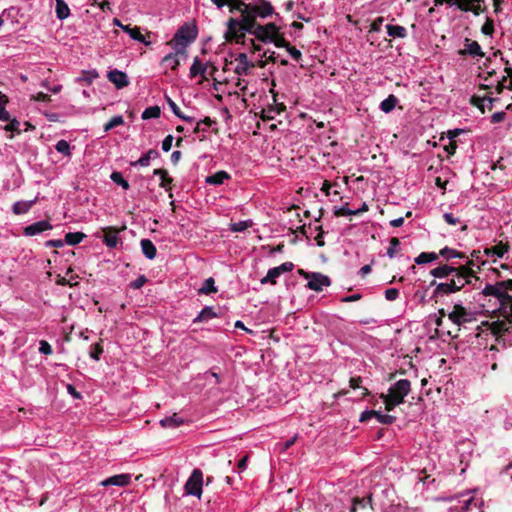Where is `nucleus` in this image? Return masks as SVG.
Listing matches in <instances>:
<instances>
[{"instance_id": "f257e3e1", "label": "nucleus", "mask_w": 512, "mask_h": 512, "mask_svg": "<svg viewBox=\"0 0 512 512\" xmlns=\"http://www.w3.org/2000/svg\"><path fill=\"white\" fill-rule=\"evenodd\" d=\"M411 391V383L408 379H400L390 386L387 394H381L385 409L392 411L395 407L404 403L405 397Z\"/></svg>"}, {"instance_id": "f03ea898", "label": "nucleus", "mask_w": 512, "mask_h": 512, "mask_svg": "<svg viewBox=\"0 0 512 512\" xmlns=\"http://www.w3.org/2000/svg\"><path fill=\"white\" fill-rule=\"evenodd\" d=\"M247 33L254 36L258 41L270 44L275 40V36L279 34L281 28L274 22L266 24L250 23L246 26Z\"/></svg>"}, {"instance_id": "7ed1b4c3", "label": "nucleus", "mask_w": 512, "mask_h": 512, "mask_svg": "<svg viewBox=\"0 0 512 512\" xmlns=\"http://www.w3.org/2000/svg\"><path fill=\"white\" fill-rule=\"evenodd\" d=\"M275 13V9L268 0H252L249 2L248 12L243 18L247 21L246 26L250 23H259L257 19H266Z\"/></svg>"}, {"instance_id": "20e7f679", "label": "nucleus", "mask_w": 512, "mask_h": 512, "mask_svg": "<svg viewBox=\"0 0 512 512\" xmlns=\"http://www.w3.org/2000/svg\"><path fill=\"white\" fill-rule=\"evenodd\" d=\"M197 30L194 27L184 25L180 27L174 34L169 45L177 52H185L187 47L196 39Z\"/></svg>"}, {"instance_id": "39448f33", "label": "nucleus", "mask_w": 512, "mask_h": 512, "mask_svg": "<svg viewBox=\"0 0 512 512\" xmlns=\"http://www.w3.org/2000/svg\"><path fill=\"white\" fill-rule=\"evenodd\" d=\"M247 21L243 18H230L227 21V30L225 38L229 41L234 40L236 43H242L245 39V34H248L246 29Z\"/></svg>"}, {"instance_id": "423d86ee", "label": "nucleus", "mask_w": 512, "mask_h": 512, "mask_svg": "<svg viewBox=\"0 0 512 512\" xmlns=\"http://www.w3.org/2000/svg\"><path fill=\"white\" fill-rule=\"evenodd\" d=\"M473 265L472 260H467L466 264L458 265L454 274L451 276L452 282H455L459 286V291L464 288L467 284H470L472 279H476L475 273L471 266Z\"/></svg>"}, {"instance_id": "0eeeda50", "label": "nucleus", "mask_w": 512, "mask_h": 512, "mask_svg": "<svg viewBox=\"0 0 512 512\" xmlns=\"http://www.w3.org/2000/svg\"><path fill=\"white\" fill-rule=\"evenodd\" d=\"M447 316L448 319L458 327V329L460 326L475 320L473 313L460 303L454 304L451 310L447 313Z\"/></svg>"}, {"instance_id": "6e6552de", "label": "nucleus", "mask_w": 512, "mask_h": 512, "mask_svg": "<svg viewBox=\"0 0 512 512\" xmlns=\"http://www.w3.org/2000/svg\"><path fill=\"white\" fill-rule=\"evenodd\" d=\"M300 275L308 280L306 287L310 290L321 292L324 287L331 285V280L328 276L319 272H305L299 270Z\"/></svg>"}, {"instance_id": "1a4fd4ad", "label": "nucleus", "mask_w": 512, "mask_h": 512, "mask_svg": "<svg viewBox=\"0 0 512 512\" xmlns=\"http://www.w3.org/2000/svg\"><path fill=\"white\" fill-rule=\"evenodd\" d=\"M203 474L201 470L194 469L185 483V492L187 495L200 498L202 494Z\"/></svg>"}, {"instance_id": "9d476101", "label": "nucleus", "mask_w": 512, "mask_h": 512, "mask_svg": "<svg viewBox=\"0 0 512 512\" xmlns=\"http://www.w3.org/2000/svg\"><path fill=\"white\" fill-rule=\"evenodd\" d=\"M479 509V500L467 494L449 508V512H474Z\"/></svg>"}, {"instance_id": "9b49d317", "label": "nucleus", "mask_w": 512, "mask_h": 512, "mask_svg": "<svg viewBox=\"0 0 512 512\" xmlns=\"http://www.w3.org/2000/svg\"><path fill=\"white\" fill-rule=\"evenodd\" d=\"M450 6H456L461 11H472L478 15L481 12V4L484 0H445Z\"/></svg>"}, {"instance_id": "f8f14e48", "label": "nucleus", "mask_w": 512, "mask_h": 512, "mask_svg": "<svg viewBox=\"0 0 512 512\" xmlns=\"http://www.w3.org/2000/svg\"><path fill=\"white\" fill-rule=\"evenodd\" d=\"M430 285L435 286L433 291L434 298L442 297L459 291V286L456 285L455 282H452L451 278L447 279L446 282L441 283H436V281L433 280Z\"/></svg>"}, {"instance_id": "ddd939ff", "label": "nucleus", "mask_w": 512, "mask_h": 512, "mask_svg": "<svg viewBox=\"0 0 512 512\" xmlns=\"http://www.w3.org/2000/svg\"><path fill=\"white\" fill-rule=\"evenodd\" d=\"M7 122L8 123L5 125L4 130L12 133L9 138H13L14 134L19 135L22 132H27L31 129H34V126L29 122L21 123L17 118H10V120Z\"/></svg>"}, {"instance_id": "4468645a", "label": "nucleus", "mask_w": 512, "mask_h": 512, "mask_svg": "<svg viewBox=\"0 0 512 512\" xmlns=\"http://www.w3.org/2000/svg\"><path fill=\"white\" fill-rule=\"evenodd\" d=\"M52 228L53 226L48 220H41L26 226L23 234L27 237L36 236Z\"/></svg>"}, {"instance_id": "2eb2a0df", "label": "nucleus", "mask_w": 512, "mask_h": 512, "mask_svg": "<svg viewBox=\"0 0 512 512\" xmlns=\"http://www.w3.org/2000/svg\"><path fill=\"white\" fill-rule=\"evenodd\" d=\"M108 80L115 85L117 89H122L129 85V79L125 72L113 69L107 74Z\"/></svg>"}, {"instance_id": "dca6fc26", "label": "nucleus", "mask_w": 512, "mask_h": 512, "mask_svg": "<svg viewBox=\"0 0 512 512\" xmlns=\"http://www.w3.org/2000/svg\"><path fill=\"white\" fill-rule=\"evenodd\" d=\"M459 54L462 56L469 55L474 58L475 57H479V58L484 57V53H483L482 48L479 45V43L477 41H472L468 38L465 39L464 49L460 50Z\"/></svg>"}, {"instance_id": "f3484780", "label": "nucleus", "mask_w": 512, "mask_h": 512, "mask_svg": "<svg viewBox=\"0 0 512 512\" xmlns=\"http://www.w3.org/2000/svg\"><path fill=\"white\" fill-rule=\"evenodd\" d=\"M235 61L236 66L234 71L239 76L247 75L249 69L254 66L253 63L249 60L246 53H239L235 58Z\"/></svg>"}, {"instance_id": "a211bd4d", "label": "nucleus", "mask_w": 512, "mask_h": 512, "mask_svg": "<svg viewBox=\"0 0 512 512\" xmlns=\"http://www.w3.org/2000/svg\"><path fill=\"white\" fill-rule=\"evenodd\" d=\"M131 481V475L130 474H117L111 477H108L101 481V485L104 487L107 486H119L124 487L127 486Z\"/></svg>"}, {"instance_id": "6ab92c4d", "label": "nucleus", "mask_w": 512, "mask_h": 512, "mask_svg": "<svg viewBox=\"0 0 512 512\" xmlns=\"http://www.w3.org/2000/svg\"><path fill=\"white\" fill-rule=\"evenodd\" d=\"M456 268L455 265L443 264L432 269L430 275L438 279H449L454 272H457Z\"/></svg>"}, {"instance_id": "aec40b11", "label": "nucleus", "mask_w": 512, "mask_h": 512, "mask_svg": "<svg viewBox=\"0 0 512 512\" xmlns=\"http://www.w3.org/2000/svg\"><path fill=\"white\" fill-rule=\"evenodd\" d=\"M482 293L485 296H493L497 299H503L506 296V291L502 283L486 284V286L482 290Z\"/></svg>"}, {"instance_id": "412c9836", "label": "nucleus", "mask_w": 512, "mask_h": 512, "mask_svg": "<svg viewBox=\"0 0 512 512\" xmlns=\"http://www.w3.org/2000/svg\"><path fill=\"white\" fill-rule=\"evenodd\" d=\"M179 55H186L185 52H171L163 57L161 61V65L165 68H170L172 70H176L180 65Z\"/></svg>"}, {"instance_id": "4be33fe9", "label": "nucleus", "mask_w": 512, "mask_h": 512, "mask_svg": "<svg viewBox=\"0 0 512 512\" xmlns=\"http://www.w3.org/2000/svg\"><path fill=\"white\" fill-rule=\"evenodd\" d=\"M159 157V152L155 149L148 150L145 154H143L138 160L133 161L130 163L131 166H141V167H147L150 165V161L152 159H156Z\"/></svg>"}, {"instance_id": "5701e85b", "label": "nucleus", "mask_w": 512, "mask_h": 512, "mask_svg": "<svg viewBox=\"0 0 512 512\" xmlns=\"http://www.w3.org/2000/svg\"><path fill=\"white\" fill-rule=\"evenodd\" d=\"M37 198L30 201H17L12 206V212L15 215H23L29 212V210L36 204Z\"/></svg>"}, {"instance_id": "b1692460", "label": "nucleus", "mask_w": 512, "mask_h": 512, "mask_svg": "<svg viewBox=\"0 0 512 512\" xmlns=\"http://www.w3.org/2000/svg\"><path fill=\"white\" fill-rule=\"evenodd\" d=\"M509 247L503 243H499L498 245L486 248L484 253L487 257L490 258H503L504 255L508 252Z\"/></svg>"}, {"instance_id": "393cba45", "label": "nucleus", "mask_w": 512, "mask_h": 512, "mask_svg": "<svg viewBox=\"0 0 512 512\" xmlns=\"http://www.w3.org/2000/svg\"><path fill=\"white\" fill-rule=\"evenodd\" d=\"M218 317L213 307L205 306L198 315L193 319V323L208 322L209 320Z\"/></svg>"}, {"instance_id": "a878e982", "label": "nucleus", "mask_w": 512, "mask_h": 512, "mask_svg": "<svg viewBox=\"0 0 512 512\" xmlns=\"http://www.w3.org/2000/svg\"><path fill=\"white\" fill-rule=\"evenodd\" d=\"M438 255L443 257L446 260L455 259V258L465 259L466 261L469 260L468 257L463 252H460V251L450 248L448 246L443 247L439 251Z\"/></svg>"}, {"instance_id": "bb28decb", "label": "nucleus", "mask_w": 512, "mask_h": 512, "mask_svg": "<svg viewBox=\"0 0 512 512\" xmlns=\"http://www.w3.org/2000/svg\"><path fill=\"white\" fill-rule=\"evenodd\" d=\"M140 245L142 253L147 259L152 260L156 257L157 249L151 240L142 239Z\"/></svg>"}, {"instance_id": "cd10ccee", "label": "nucleus", "mask_w": 512, "mask_h": 512, "mask_svg": "<svg viewBox=\"0 0 512 512\" xmlns=\"http://www.w3.org/2000/svg\"><path fill=\"white\" fill-rule=\"evenodd\" d=\"M123 31L126 32L131 39L138 41L140 43H143L144 45H149L150 42L145 39V37L142 35L140 28L135 26L131 27L129 25H126L123 27Z\"/></svg>"}, {"instance_id": "c85d7f7f", "label": "nucleus", "mask_w": 512, "mask_h": 512, "mask_svg": "<svg viewBox=\"0 0 512 512\" xmlns=\"http://www.w3.org/2000/svg\"><path fill=\"white\" fill-rule=\"evenodd\" d=\"M398 102H399L398 98L395 95L391 94L387 98H385L383 101H381V103L379 105V109L382 112L388 114L395 109Z\"/></svg>"}, {"instance_id": "c756f323", "label": "nucleus", "mask_w": 512, "mask_h": 512, "mask_svg": "<svg viewBox=\"0 0 512 512\" xmlns=\"http://www.w3.org/2000/svg\"><path fill=\"white\" fill-rule=\"evenodd\" d=\"M230 178V175L226 171H218L212 175H209L205 182L209 185H221L225 182V180H228Z\"/></svg>"}, {"instance_id": "7c9ffc66", "label": "nucleus", "mask_w": 512, "mask_h": 512, "mask_svg": "<svg viewBox=\"0 0 512 512\" xmlns=\"http://www.w3.org/2000/svg\"><path fill=\"white\" fill-rule=\"evenodd\" d=\"M55 13L59 20H65L70 15V8L64 0H55Z\"/></svg>"}, {"instance_id": "2f4dec72", "label": "nucleus", "mask_w": 512, "mask_h": 512, "mask_svg": "<svg viewBox=\"0 0 512 512\" xmlns=\"http://www.w3.org/2000/svg\"><path fill=\"white\" fill-rule=\"evenodd\" d=\"M207 71V66L202 63L199 57L193 59V63L190 67V77L195 78L199 75L203 76Z\"/></svg>"}, {"instance_id": "473e14b6", "label": "nucleus", "mask_w": 512, "mask_h": 512, "mask_svg": "<svg viewBox=\"0 0 512 512\" xmlns=\"http://www.w3.org/2000/svg\"><path fill=\"white\" fill-rule=\"evenodd\" d=\"M387 34L392 38H405L407 36V30L404 26L400 25H386Z\"/></svg>"}, {"instance_id": "72a5a7b5", "label": "nucleus", "mask_w": 512, "mask_h": 512, "mask_svg": "<svg viewBox=\"0 0 512 512\" xmlns=\"http://www.w3.org/2000/svg\"><path fill=\"white\" fill-rule=\"evenodd\" d=\"M160 425L164 428H176L184 423V420L181 417H178L176 414L172 416H167L160 420Z\"/></svg>"}, {"instance_id": "f704fd0d", "label": "nucleus", "mask_w": 512, "mask_h": 512, "mask_svg": "<svg viewBox=\"0 0 512 512\" xmlns=\"http://www.w3.org/2000/svg\"><path fill=\"white\" fill-rule=\"evenodd\" d=\"M55 149L58 153L62 154L64 157L71 158L72 150L74 149V147L71 146L68 141L62 139V140H59L55 144Z\"/></svg>"}, {"instance_id": "c9c22d12", "label": "nucleus", "mask_w": 512, "mask_h": 512, "mask_svg": "<svg viewBox=\"0 0 512 512\" xmlns=\"http://www.w3.org/2000/svg\"><path fill=\"white\" fill-rule=\"evenodd\" d=\"M439 258L438 253L435 252H422L415 258V263L418 265L427 264L436 261Z\"/></svg>"}, {"instance_id": "e433bc0d", "label": "nucleus", "mask_w": 512, "mask_h": 512, "mask_svg": "<svg viewBox=\"0 0 512 512\" xmlns=\"http://www.w3.org/2000/svg\"><path fill=\"white\" fill-rule=\"evenodd\" d=\"M281 275L282 274H281L280 270L278 269V267H273L268 270L266 276L264 278H262L260 282H261V284H267V283L276 284L277 279Z\"/></svg>"}, {"instance_id": "4c0bfd02", "label": "nucleus", "mask_w": 512, "mask_h": 512, "mask_svg": "<svg viewBox=\"0 0 512 512\" xmlns=\"http://www.w3.org/2000/svg\"><path fill=\"white\" fill-rule=\"evenodd\" d=\"M249 2L246 3L244 0H237L230 4V12L238 11L241 16L240 18H244L248 12Z\"/></svg>"}, {"instance_id": "58836bf2", "label": "nucleus", "mask_w": 512, "mask_h": 512, "mask_svg": "<svg viewBox=\"0 0 512 512\" xmlns=\"http://www.w3.org/2000/svg\"><path fill=\"white\" fill-rule=\"evenodd\" d=\"M215 292H217V287L215 286L214 279L212 277L205 279L201 288L199 289V293L208 295Z\"/></svg>"}, {"instance_id": "ea45409f", "label": "nucleus", "mask_w": 512, "mask_h": 512, "mask_svg": "<svg viewBox=\"0 0 512 512\" xmlns=\"http://www.w3.org/2000/svg\"><path fill=\"white\" fill-rule=\"evenodd\" d=\"M495 100H496L495 98H492L490 96H485L482 98L475 99V101L473 103L475 105H477L478 108H480L482 110V112H484L485 108H488L489 110L492 109L493 103Z\"/></svg>"}, {"instance_id": "a19ab883", "label": "nucleus", "mask_w": 512, "mask_h": 512, "mask_svg": "<svg viewBox=\"0 0 512 512\" xmlns=\"http://www.w3.org/2000/svg\"><path fill=\"white\" fill-rule=\"evenodd\" d=\"M85 235L81 232H69L65 235V243L71 246L79 244Z\"/></svg>"}, {"instance_id": "79ce46f5", "label": "nucleus", "mask_w": 512, "mask_h": 512, "mask_svg": "<svg viewBox=\"0 0 512 512\" xmlns=\"http://www.w3.org/2000/svg\"><path fill=\"white\" fill-rule=\"evenodd\" d=\"M214 123V120L209 117H205L203 120L196 122L194 133L198 134L200 132H206Z\"/></svg>"}, {"instance_id": "37998d69", "label": "nucleus", "mask_w": 512, "mask_h": 512, "mask_svg": "<svg viewBox=\"0 0 512 512\" xmlns=\"http://www.w3.org/2000/svg\"><path fill=\"white\" fill-rule=\"evenodd\" d=\"M161 114V110L158 106H150L147 107L142 113V119H156L159 118Z\"/></svg>"}, {"instance_id": "c03bdc74", "label": "nucleus", "mask_w": 512, "mask_h": 512, "mask_svg": "<svg viewBox=\"0 0 512 512\" xmlns=\"http://www.w3.org/2000/svg\"><path fill=\"white\" fill-rule=\"evenodd\" d=\"M374 418L381 423L385 425L393 424L396 421V417L390 414H383L380 411H375Z\"/></svg>"}, {"instance_id": "a18cd8bd", "label": "nucleus", "mask_w": 512, "mask_h": 512, "mask_svg": "<svg viewBox=\"0 0 512 512\" xmlns=\"http://www.w3.org/2000/svg\"><path fill=\"white\" fill-rule=\"evenodd\" d=\"M153 174H154L155 176L160 177V179H161L160 186H161V187H163V188H165V189H167V185H168V184H170V183L172 182V178H170V177L168 176L167 171H166V170H164V169H155V170L153 171Z\"/></svg>"}, {"instance_id": "49530a36", "label": "nucleus", "mask_w": 512, "mask_h": 512, "mask_svg": "<svg viewBox=\"0 0 512 512\" xmlns=\"http://www.w3.org/2000/svg\"><path fill=\"white\" fill-rule=\"evenodd\" d=\"M110 179L117 185L121 186L124 190H128L130 185L127 180H125L120 172H113L110 175Z\"/></svg>"}, {"instance_id": "de8ad7c7", "label": "nucleus", "mask_w": 512, "mask_h": 512, "mask_svg": "<svg viewBox=\"0 0 512 512\" xmlns=\"http://www.w3.org/2000/svg\"><path fill=\"white\" fill-rule=\"evenodd\" d=\"M124 124V118L122 115H116L112 117L105 125H104V131L108 132L111 129L123 125Z\"/></svg>"}, {"instance_id": "09e8293b", "label": "nucleus", "mask_w": 512, "mask_h": 512, "mask_svg": "<svg viewBox=\"0 0 512 512\" xmlns=\"http://www.w3.org/2000/svg\"><path fill=\"white\" fill-rule=\"evenodd\" d=\"M252 224H253V222L251 220L238 221V222L231 224L230 230L232 232H243L246 229H248L249 227H251Z\"/></svg>"}, {"instance_id": "8fccbe9b", "label": "nucleus", "mask_w": 512, "mask_h": 512, "mask_svg": "<svg viewBox=\"0 0 512 512\" xmlns=\"http://www.w3.org/2000/svg\"><path fill=\"white\" fill-rule=\"evenodd\" d=\"M400 247V241L398 238L394 237L390 240L389 247L387 248V256L390 258H394L398 253Z\"/></svg>"}, {"instance_id": "3c124183", "label": "nucleus", "mask_w": 512, "mask_h": 512, "mask_svg": "<svg viewBox=\"0 0 512 512\" xmlns=\"http://www.w3.org/2000/svg\"><path fill=\"white\" fill-rule=\"evenodd\" d=\"M103 243L109 248H116L119 243L118 236L115 233H106L103 238Z\"/></svg>"}, {"instance_id": "603ef678", "label": "nucleus", "mask_w": 512, "mask_h": 512, "mask_svg": "<svg viewBox=\"0 0 512 512\" xmlns=\"http://www.w3.org/2000/svg\"><path fill=\"white\" fill-rule=\"evenodd\" d=\"M102 353H103V348L99 343L93 344L90 347L89 355L92 359L98 361L100 359V356Z\"/></svg>"}, {"instance_id": "864d4df0", "label": "nucleus", "mask_w": 512, "mask_h": 512, "mask_svg": "<svg viewBox=\"0 0 512 512\" xmlns=\"http://www.w3.org/2000/svg\"><path fill=\"white\" fill-rule=\"evenodd\" d=\"M371 501H372L371 496H369L367 498H362V499H355L353 502V507L351 509V512H356V509L358 506L364 508L367 505H371Z\"/></svg>"}, {"instance_id": "5fc2aeb1", "label": "nucleus", "mask_w": 512, "mask_h": 512, "mask_svg": "<svg viewBox=\"0 0 512 512\" xmlns=\"http://www.w3.org/2000/svg\"><path fill=\"white\" fill-rule=\"evenodd\" d=\"M39 352L43 355H51L53 353V349L52 346L46 340H40Z\"/></svg>"}, {"instance_id": "6e6d98bb", "label": "nucleus", "mask_w": 512, "mask_h": 512, "mask_svg": "<svg viewBox=\"0 0 512 512\" xmlns=\"http://www.w3.org/2000/svg\"><path fill=\"white\" fill-rule=\"evenodd\" d=\"M505 71L507 72V76H504L502 81H500L498 83V85L496 87L497 93H501L503 91V89L506 87L505 82L507 80V77L511 78V87H509V88L512 89V69L506 68Z\"/></svg>"}, {"instance_id": "4d7b16f0", "label": "nucleus", "mask_w": 512, "mask_h": 512, "mask_svg": "<svg viewBox=\"0 0 512 512\" xmlns=\"http://www.w3.org/2000/svg\"><path fill=\"white\" fill-rule=\"evenodd\" d=\"M271 43H273L278 48H286V49L290 45L286 41V39L281 35L280 32H279V34H277V36H275V40L272 41Z\"/></svg>"}, {"instance_id": "13d9d810", "label": "nucleus", "mask_w": 512, "mask_h": 512, "mask_svg": "<svg viewBox=\"0 0 512 512\" xmlns=\"http://www.w3.org/2000/svg\"><path fill=\"white\" fill-rule=\"evenodd\" d=\"M360 213V210H351L347 204L341 206L338 210V214L344 215V216H352L357 215Z\"/></svg>"}, {"instance_id": "bf43d9fd", "label": "nucleus", "mask_w": 512, "mask_h": 512, "mask_svg": "<svg viewBox=\"0 0 512 512\" xmlns=\"http://www.w3.org/2000/svg\"><path fill=\"white\" fill-rule=\"evenodd\" d=\"M399 297V290L397 288H389L385 290V298L388 301H394Z\"/></svg>"}, {"instance_id": "052dcab7", "label": "nucleus", "mask_w": 512, "mask_h": 512, "mask_svg": "<svg viewBox=\"0 0 512 512\" xmlns=\"http://www.w3.org/2000/svg\"><path fill=\"white\" fill-rule=\"evenodd\" d=\"M146 281H147L146 277L144 275H141V276L137 277L134 281H132L130 283V286L133 289H140L144 286Z\"/></svg>"}, {"instance_id": "680f3d73", "label": "nucleus", "mask_w": 512, "mask_h": 512, "mask_svg": "<svg viewBox=\"0 0 512 512\" xmlns=\"http://www.w3.org/2000/svg\"><path fill=\"white\" fill-rule=\"evenodd\" d=\"M286 50L294 60L299 61L301 59V51L294 46L289 45Z\"/></svg>"}, {"instance_id": "e2e57ef3", "label": "nucleus", "mask_w": 512, "mask_h": 512, "mask_svg": "<svg viewBox=\"0 0 512 512\" xmlns=\"http://www.w3.org/2000/svg\"><path fill=\"white\" fill-rule=\"evenodd\" d=\"M166 99H167V104L170 107L171 111L174 113L175 116L179 117L182 114L180 108L170 97H167Z\"/></svg>"}, {"instance_id": "0e129e2a", "label": "nucleus", "mask_w": 512, "mask_h": 512, "mask_svg": "<svg viewBox=\"0 0 512 512\" xmlns=\"http://www.w3.org/2000/svg\"><path fill=\"white\" fill-rule=\"evenodd\" d=\"M505 117H506V113L504 111L495 112L491 116V122L494 124L500 123V122L504 121Z\"/></svg>"}, {"instance_id": "69168bd1", "label": "nucleus", "mask_w": 512, "mask_h": 512, "mask_svg": "<svg viewBox=\"0 0 512 512\" xmlns=\"http://www.w3.org/2000/svg\"><path fill=\"white\" fill-rule=\"evenodd\" d=\"M172 143H173V136L167 135L164 138V140L162 141V150L165 152H168L172 147Z\"/></svg>"}, {"instance_id": "338daca9", "label": "nucleus", "mask_w": 512, "mask_h": 512, "mask_svg": "<svg viewBox=\"0 0 512 512\" xmlns=\"http://www.w3.org/2000/svg\"><path fill=\"white\" fill-rule=\"evenodd\" d=\"M66 389H67L68 394L71 395L74 399L82 398L81 393L78 392L72 384H67Z\"/></svg>"}, {"instance_id": "774afa93", "label": "nucleus", "mask_w": 512, "mask_h": 512, "mask_svg": "<svg viewBox=\"0 0 512 512\" xmlns=\"http://www.w3.org/2000/svg\"><path fill=\"white\" fill-rule=\"evenodd\" d=\"M375 410H365L361 413L359 421L366 422L371 418H374Z\"/></svg>"}]
</instances>
